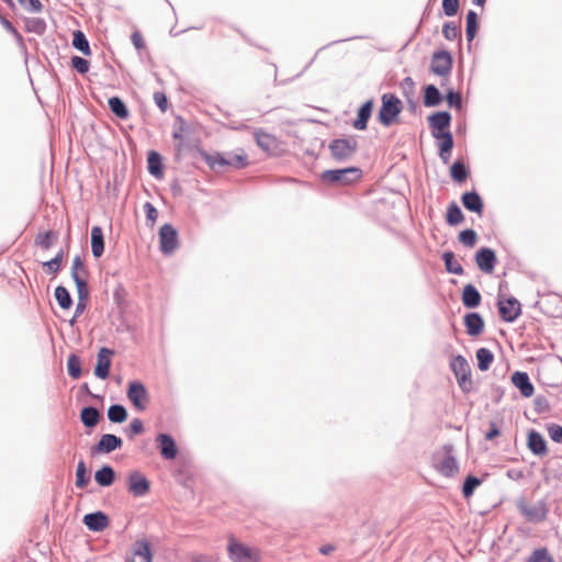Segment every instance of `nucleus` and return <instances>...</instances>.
<instances>
[{"mask_svg": "<svg viewBox=\"0 0 562 562\" xmlns=\"http://www.w3.org/2000/svg\"><path fill=\"white\" fill-rule=\"evenodd\" d=\"M463 206L473 213L481 214L483 212V200L476 191L464 192L461 196Z\"/></svg>", "mask_w": 562, "mask_h": 562, "instance_id": "obj_20", "label": "nucleus"}, {"mask_svg": "<svg viewBox=\"0 0 562 562\" xmlns=\"http://www.w3.org/2000/svg\"><path fill=\"white\" fill-rule=\"evenodd\" d=\"M0 22L1 24L3 25V27L10 32L11 34H13V36L16 38L18 42H22V36L21 34L16 31V29L12 25V23L10 21H8L7 19L4 18H0Z\"/></svg>", "mask_w": 562, "mask_h": 562, "instance_id": "obj_62", "label": "nucleus"}, {"mask_svg": "<svg viewBox=\"0 0 562 562\" xmlns=\"http://www.w3.org/2000/svg\"><path fill=\"white\" fill-rule=\"evenodd\" d=\"M479 29V22H477V14L473 10H470L467 13V27H465V35L468 42H472L477 33Z\"/></svg>", "mask_w": 562, "mask_h": 562, "instance_id": "obj_36", "label": "nucleus"}, {"mask_svg": "<svg viewBox=\"0 0 562 562\" xmlns=\"http://www.w3.org/2000/svg\"><path fill=\"white\" fill-rule=\"evenodd\" d=\"M536 411L542 413L549 408L548 400L544 396H537L535 400Z\"/></svg>", "mask_w": 562, "mask_h": 562, "instance_id": "obj_63", "label": "nucleus"}, {"mask_svg": "<svg viewBox=\"0 0 562 562\" xmlns=\"http://www.w3.org/2000/svg\"><path fill=\"white\" fill-rule=\"evenodd\" d=\"M459 241L465 247H473L477 241V234L472 228L464 229L459 234Z\"/></svg>", "mask_w": 562, "mask_h": 562, "instance_id": "obj_49", "label": "nucleus"}, {"mask_svg": "<svg viewBox=\"0 0 562 562\" xmlns=\"http://www.w3.org/2000/svg\"><path fill=\"white\" fill-rule=\"evenodd\" d=\"M114 353L112 349L106 347L100 348L98 352L97 366L94 368V374L99 379H106L110 374L111 356Z\"/></svg>", "mask_w": 562, "mask_h": 562, "instance_id": "obj_15", "label": "nucleus"}, {"mask_svg": "<svg viewBox=\"0 0 562 562\" xmlns=\"http://www.w3.org/2000/svg\"><path fill=\"white\" fill-rule=\"evenodd\" d=\"M144 431V424L139 418L132 419L126 434L130 439H133L135 436L142 434Z\"/></svg>", "mask_w": 562, "mask_h": 562, "instance_id": "obj_55", "label": "nucleus"}, {"mask_svg": "<svg viewBox=\"0 0 562 562\" xmlns=\"http://www.w3.org/2000/svg\"><path fill=\"white\" fill-rule=\"evenodd\" d=\"M55 299L63 310H69L72 305L71 295L69 291L63 285H58L55 289Z\"/></svg>", "mask_w": 562, "mask_h": 562, "instance_id": "obj_41", "label": "nucleus"}, {"mask_svg": "<svg viewBox=\"0 0 562 562\" xmlns=\"http://www.w3.org/2000/svg\"><path fill=\"white\" fill-rule=\"evenodd\" d=\"M442 260L445 262L446 270L449 273L461 276L464 270L462 266L454 259V254L451 251H446L442 254Z\"/></svg>", "mask_w": 562, "mask_h": 562, "instance_id": "obj_33", "label": "nucleus"}, {"mask_svg": "<svg viewBox=\"0 0 562 562\" xmlns=\"http://www.w3.org/2000/svg\"><path fill=\"white\" fill-rule=\"evenodd\" d=\"M442 95L435 85H428L424 89V105L427 108L437 106L441 103Z\"/></svg>", "mask_w": 562, "mask_h": 562, "instance_id": "obj_29", "label": "nucleus"}, {"mask_svg": "<svg viewBox=\"0 0 562 562\" xmlns=\"http://www.w3.org/2000/svg\"><path fill=\"white\" fill-rule=\"evenodd\" d=\"M476 359H477L479 369L481 371H486L490 369V367L494 360V355L487 348H479L476 350Z\"/></svg>", "mask_w": 562, "mask_h": 562, "instance_id": "obj_35", "label": "nucleus"}, {"mask_svg": "<svg viewBox=\"0 0 562 562\" xmlns=\"http://www.w3.org/2000/svg\"><path fill=\"white\" fill-rule=\"evenodd\" d=\"M91 251L95 258H100L104 251L103 232L99 226H93L91 229Z\"/></svg>", "mask_w": 562, "mask_h": 562, "instance_id": "obj_26", "label": "nucleus"}, {"mask_svg": "<svg viewBox=\"0 0 562 562\" xmlns=\"http://www.w3.org/2000/svg\"><path fill=\"white\" fill-rule=\"evenodd\" d=\"M373 100L366 101L358 110L357 119L353 121L352 126L358 131H364L368 126V121L372 115Z\"/></svg>", "mask_w": 562, "mask_h": 562, "instance_id": "obj_18", "label": "nucleus"}, {"mask_svg": "<svg viewBox=\"0 0 562 562\" xmlns=\"http://www.w3.org/2000/svg\"><path fill=\"white\" fill-rule=\"evenodd\" d=\"M157 448L165 460H173L178 454V447L169 434H158L156 437Z\"/></svg>", "mask_w": 562, "mask_h": 562, "instance_id": "obj_12", "label": "nucleus"}, {"mask_svg": "<svg viewBox=\"0 0 562 562\" xmlns=\"http://www.w3.org/2000/svg\"><path fill=\"white\" fill-rule=\"evenodd\" d=\"M150 488V483L144 474L138 471L131 472L127 476V490L135 497L145 496Z\"/></svg>", "mask_w": 562, "mask_h": 562, "instance_id": "obj_11", "label": "nucleus"}, {"mask_svg": "<svg viewBox=\"0 0 562 562\" xmlns=\"http://www.w3.org/2000/svg\"><path fill=\"white\" fill-rule=\"evenodd\" d=\"M148 171L156 178L162 177L161 156L157 151H150L147 158Z\"/></svg>", "mask_w": 562, "mask_h": 562, "instance_id": "obj_32", "label": "nucleus"}, {"mask_svg": "<svg viewBox=\"0 0 562 562\" xmlns=\"http://www.w3.org/2000/svg\"><path fill=\"white\" fill-rule=\"evenodd\" d=\"M526 562H554L547 548H539L532 551Z\"/></svg>", "mask_w": 562, "mask_h": 562, "instance_id": "obj_48", "label": "nucleus"}, {"mask_svg": "<svg viewBox=\"0 0 562 562\" xmlns=\"http://www.w3.org/2000/svg\"><path fill=\"white\" fill-rule=\"evenodd\" d=\"M497 306L501 318L507 323L515 322L521 313L520 303L515 297L498 300Z\"/></svg>", "mask_w": 562, "mask_h": 562, "instance_id": "obj_10", "label": "nucleus"}, {"mask_svg": "<svg viewBox=\"0 0 562 562\" xmlns=\"http://www.w3.org/2000/svg\"><path fill=\"white\" fill-rule=\"evenodd\" d=\"M452 64L453 59L449 52L438 50L432 55L430 70L446 80L451 72Z\"/></svg>", "mask_w": 562, "mask_h": 562, "instance_id": "obj_7", "label": "nucleus"}, {"mask_svg": "<svg viewBox=\"0 0 562 562\" xmlns=\"http://www.w3.org/2000/svg\"><path fill=\"white\" fill-rule=\"evenodd\" d=\"M450 175L454 181L463 182L468 179L470 171L464 162L457 160L451 166Z\"/></svg>", "mask_w": 562, "mask_h": 562, "instance_id": "obj_37", "label": "nucleus"}, {"mask_svg": "<svg viewBox=\"0 0 562 562\" xmlns=\"http://www.w3.org/2000/svg\"><path fill=\"white\" fill-rule=\"evenodd\" d=\"M108 418L110 422L121 424L127 418V411L121 404H113L108 409Z\"/></svg>", "mask_w": 562, "mask_h": 562, "instance_id": "obj_34", "label": "nucleus"}, {"mask_svg": "<svg viewBox=\"0 0 562 562\" xmlns=\"http://www.w3.org/2000/svg\"><path fill=\"white\" fill-rule=\"evenodd\" d=\"M56 239V234L48 231L44 234H40L35 240L36 245L42 247L43 249H49L53 246L54 240Z\"/></svg>", "mask_w": 562, "mask_h": 562, "instance_id": "obj_51", "label": "nucleus"}, {"mask_svg": "<svg viewBox=\"0 0 562 562\" xmlns=\"http://www.w3.org/2000/svg\"><path fill=\"white\" fill-rule=\"evenodd\" d=\"M442 34L448 41H453L460 36V29L453 22H447L443 24Z\"/></svg>", "mask_w": 562, "mask_h": 562, "instance_id": "obj_52", "label": "nucleus"}, {"mask_svg": "<svg viewBox=\"0 0 562 562\" xmlns=\"http://www.w3.org/2000/svg\"><path fill=\"white\" fill-rule=\"evenodd\" d=\"M88 276V270L85 266L80 256H76L72 260L71 267V278L72 280L86 279Z\"/></svg>", "mask_w": 562, "mask_h": 562, "instance_id": "obj_44", "label": "nucleus"}, {"mask_svg": "<svg viewBox=\"0 0 562 562\" xmlns=\"http://www.w3.org/2000/svg\"><path fill=\"white\" fill-rule=\"evenodd\" d=\"M123 445L121 437L112 434H104L100 440L92 447V453H110L116 449H120Z\"/></svg>", "mask_w": 562, "mask_h": 562, "instance_id": "obj_14", "label": "nucleus"}, {"mask_svg": "<svg viewBox=\"0 0 562 562\" xmlns=\"http://www.w3.org/2000/svg\"><path fill=\"white\" fill-rule=\"evenodd\" d=\"M160 250L171 255L179 246L178 232L171 224H164L159 229Z\"/></svg>", "mask_w": 562, "mask_h": 562, "instance_id": "obj_8", "label": "nucleus"}, {"mask_svg": "<svg viewBox=\"0 0 562 562\" xmlns=\"http://www.w3.org/2000/svg\"><path fill=\"white\" fill-rule=\"evenodd\" d=\"M71 66L79 72L86 74L89 71V61L80 56H74L71 58Z\"/></svg>", "mask_w": 562, "mask_h": 562, "instance_id": "obj_57", "label": "nucleus"}, {"mask_svg": "<svg viewBox=\"0 0 562 562\" xmlns=\"http://www.w3.org/2000/svg\"><path fill=\"white\" fill-rule=\"evenodd\" d=\"M209 165L214 170H221L225 167L239 169L247 165V156L244 154L233 153L226 155H216L209 158Z\"/></svg>", "mask_w": 562, "mask_h": 562, "instance_id": "obj_5", "label": "nucleus"}, {"mask_svg": "<svg viewBox=\"0 0 562 562\" xmlns=\"http://www.w3.org/2000/svg\"><path fill=\"white\" fill-rule=\"evenodd\" d=\"M550 439L554 442L562 443V426L550 424L547 427Z\"/></svg>", "mask_w": 562, "mask_h": 562, "instance_id": "obj_58", "label": "nucleus"}, {"mask_svg": "<svg viewBox=\"0 0 562 562\" xmlns=\"http://www.w3.org/2000/svg\"><path fill=\"white\" fill-rule=\"evenodd\" d=\"M100 417V412L93 406L83 407L80 412L81 423L88 428L97 426Z\"/></svg>", "mask_w": 562, "mask_h": 562, "instance_id": "obj_30", "label": "nucleus"}, {"mask_svg": "<svg viewBox=\"0 0 562 562\" xmlns=\"http://www.w3.org/2000/svg\"><path fill=\"white\" fill-rule=\"evenodd\" d=\"M362 176L361 169L357 167H348L341 169L325 170L321 178L324 182L329 184H349Z\"/></svg>", "mask_w": 562, "mask_h": 562, "instance_id": "obj_3", "label": "nucleus"}, {"mask_svg": "<svg viewBox=\"0 0 562 562\" xmlns=\"http://www.w3.org/2000/svg\"><path fill=\"white\" fill-rule=\"evenodd\" d=\"M132 43L133 45L135 46L136 49H143L145 47V42H144V38L142 36V34L139 32H134L132 34Z\"/></svg>", "mask_w": 562, "mask_h": 562, "instance_id": "obj_64", "label": "nucleus"}, {"mask_svg": "<svg viewBox=\"0 0 562 562\" xmlns=\"http://www.w3.org/2000/svg\"><path fill=\"white\" fill-rule=\"evenodd\" d=\"M463 305L468 308H475L481 303V294L473 284H467L462 292Z\"/></svg>", "mask_w": 562, "mask_h": 562, "instance_id": "obj_25", "label": "nucleus"}, {"mask_svg": "<svg viewBox=\"0 0 562 562\" xmlns=\"http://www.w3.org/2000/svg\"><path fill=\"white\" fill-rule=\"evenodd\" d=\"M450 368H451L452 372L454 373V375L470 374V372H471V368L469 366V362L461 355L456 356L451 360Z\"/></svg>", "mask_w": 562, "mask_h": 562, "instance_id": "obj_38", "label": "nucleus"}, {"mask_svg": "<svg viewBox=\"0 0 562 562\" xmlns=\"http://www.w3.org/2000/svg\"><path fill=\"white\" fill-rule=\"evenodd\" d=\"M459 0H442V10L447 16H454L458 13Z\"/></svg>", "mask_w": 562, "mask_h": 562, "instance_id": "obj_59", "label": "nucleus"}, {"mask_svg": "<svg viewBox=\"0 0 562 562\" xmlns=\"http://www.w3.org/2000/svg\"><path fill=\"white\" fill-rule=\"evenodd\" d=\"M521 514L530 521H542L546 519L547 510L544 508V505L539 506H521L520 507Z\"/></svg>", "mask_w": 562, "mask_h": 562, "instance_id": "obj_28", "label": "nucleus"}, {"mask_svg": "<svg viewBox=\"0 0 562 562\" xmlns=\"http://www.w3.org/2000/svg\"><path fill=\"white\" fill-rule=\"evenodd\" d=\"M82 521L89 530L94 532L103 531L109 525V518L103 512L86 514Z\"/></svg>", "mask_w": 562, "mask_h": 562, "instance_id": "obj_16", "label": "nucleus"}, {"mask_svg": "<svg viewBox=\"0 0 562 562\" xmlns=\"http://www.w3.org/2000/svg\"><path fill=\"white\" fill-rule=\"evenodd\" d=\"M528 448L536 456H543L547 453V441L544 437L537 430H530L528 434Z\"/></svg>", "mask_w": 562, "mask_h": 562, "instance_id": "obj_22", "label": "nucleus"}, {"mask_svg": "<svg viewBox=\"0 0 562 562\" xmlns=\"http://www.w3.org/2000/svg\"><path fill=\"white\" fill-rule=\"evenodd\" d=\"M154 100H155V103L156 105L162 111L165 112L167 110V106H168V100H167V97L162 93V92H155L154 93Z\"/></svg>", "mask_w": 562, "mask_h": 562, "instance_id": "obj_61", "label": "nucleus"}, {"mask_svg": "<svg viewBox=\"0 0 562 562\" xmlns=\"http://www.w3.org/2000/svg\"><path fill=\"white\" fill-rule=\"evenodd\" d=\"M25 29L30 33L43 35L46 31V22L41 18H26Z\"/></svg>", "mask_w": 562, "mask_h": 562, "instance_id": "obj_42", "label": "nucleus"}, {"mask_svg": "<svg viewBox=\"0 0 562 562\" xmlns=\"http://www.w3.org/2000/svg\"><path fill=\"white\" fill-rule=\"evenodd\" d=\"M464 325L467 328V333L470 336H477L484 329L483 317L476 312H471V313L465 314Z\"/></svg>", "mask_w": 562, "mask_h": 562, "instance_id": "obj_21", "label": "nucleus"}, {"mask_svg": "<svg viewBox=\"0 0 562 562\" xmlns=\"http://www.w3.org/2000/svg\"><path fill=\"white\" fill-rule=\"evenodd\" d=\"M464 216L460 206L452 202L447 209L446 221L449 225L454 226L463 221Z\"/></svg>", "mask_w": 562, "mask_h": 562, "instance_id": "obj_40", "label": "nucleus"}, {"mask_svg": "<svg viewBox=\"0 0 562 562\" xmlns=\"http://www.w3.org/2000/svg\"><path fill=\"white\" fill-rule=\"evenodd\" d=\"M432 136L437 139H441L439 144V149H442V151H451L453 147V137L451 132H432Z\"/></svg>", "mask_w": 562, "mask_h": 562, "instance_id": "obj_45", "label": "nucleus"}, {"mask_svg": "<svg viewBox=\"0 0 562 562\" xmlns=\"http://www.w3.org/2000/svg\"><path fill=\"white\" fill-rule=\"evenodd\" d=\"M67 370L68 374L72 379H79L81 376L82 370H81V361L80 358L71 353L67 359Z\"/></svg>", "mask_w": 562, "mask_h": 562, "instance_id": "obj_43", "label": "nucleus"}, {"mask_svg": "<svg viewBox=\"0 0 562 562\" xmlns=\"http://www.w3.org/2000/svg\"><path fill=\"white\" fill-rule=\"evenodd\" d=\"M108 104L111 112L119 119L125 120L128 117V109L121 98L112 97L109 99Z\"/></svg>", "mask_w": 562, "mask_h": 562, "instance_id": "obj_31", "label": "nucleus"}, {"mask_svg": "<svg viewBox=\"0 0 562 562\" xmlns=\"http://www.w3.org/2000/svg\"><path fill=\"white\" fill-rule=\"evenodd\" d=\"M64 255V250L60 249L53 259L44 262V267L46 268L47 272L56 274L59 271Z\"/></svg>", "mask_w": 562, "mask_h": 562, "instance_id": "obj_50", "label": "nucleus"}, {"mask_svg": "<svg viewBox=\"0 0 562 562\" xmlns=\"http://www.w3.org/2000/svg\"><path fill=\"white\" fill-rule=\"evenodd\" d=\"M144 211L146 213V224L153 227L158 218L157 209L150 202H146L144 204Z\"/></svg>", "mask_w": 562, "mask_h": 562, "instance_id": "obj_53", "label": "nucleus"}, {"mask_svg": "<svg viewBox=\"0 0 562 562\" xmlns=\"http://www.w3.org/2000/svg\"><path fill=\"white\" fill-rule=\"evenodd\" d=\"M428 123L434 132H446L451 123V114L447 111L436 112L428 117Z\"/></svg>", "mask_w": 562, "mask_h": 562, "instance_id": "obj_24", "label": "nucleus"}, {"mask_svg": "<svg viewBox=\"0 0 562 562\" xmlns=\"http://www.w3.org/2000/svg\"><path fill=\"white\" fill-rule=\"evenodd\" d=\"M358 148V142L355 136L336 138L330 142L329 150L333 159L336 161H346L355 155Z\"/></svg>", "mask_w": 562, "mask_h": 562, "instance_id": "obj_4", "label": "nucleus"}, {"mask_svg": "<svg viewBox=\"0 0 562 562\" xmlns=\"http://www.w3.org/2000/svg\"><path fill=\"white\" fill-rule=\"evenodd\" d=\"M456 379L458 381V384H459L460 389L463 392L469 393L472 390L471 373L470 374L456 375Z\"/></svg>", "mask_w": 562, "mask_h": 562, "instance_id": "obj_60", "label": "nucleus"}, {"mask_svg": "<svg viewBox=\"0 0 562 562\" xmlns=\"http://www.w3.org/2000/svg\"><path fill=\"white\" fill-rule=\"evenodd\" d=\"M496 261L495 251L488 247H482L475 254V262L480 270L485 273L493 272Z\"/></svg>", "mask_w": 562, "mask_h": 562, "instance_id": "obj_13", "label": "nucleus"}, {"mask_svg": "<svg viewBox=\"0 0 562 562\" xmlns=\"http://www.w3.org/2000/svg\"><path fill=\"white\" fill-rule=\"evenodd\" d=\"M127 398L132 402L137 411H145L149 401V394L140 381H131L127 387Z\"/></svg>", "mask_w": 562, "mask_h": 562, "instance_id": "obj_6", "label": "nucleus"}, {"mask_svg": "<svg viewBox=\"0 0 562 562\" xmlns=\"http://www.w3.org/2000/svg\"><path fill=\"white\" fill-rule=\"evenodd\" d=\"M133 554L138 561L131 560L128 562H153L150 544L147 540L140 539L134 543Z\"/></svg>", "mask_w": 562, "mask_h": 562, "instance_id": "obj_23", "label": "nucleus"}, {"mask_svg": "<svg viewBox=\"0 0 562 562\" xmlns=\"http://www.w3.org/2000/svg\"><path fill=\"white\" fill-rule=\"evenodd\" d=\"M482 484V480L476 477V476H473V475H469L465 477L464 482H463V486H462V493H463V496L465 498L470 497L473 495L475 488L477 486H480Z\"/></svg>", "mask_w": 562, "mask_h": 562, "instance_id": "obj_46", "label": "nucleus"}, {"mask_svg": "<svg viewBox=\"0 0 562 562\" xmlns=\"http://www.w3.org/2000/svg\"><path fill=\"white\" fill-rule=\"evenodd\" d=\"M228 553L234 562H258L259 560L257 550L235 541H231Z\"/></svg>", "mask_w": 562, "mask_h": 562, "instance_id": "obj_9", "label": "nucleus"}, {"mask_svg": "<svg viewBox=\"0 0 562 562\" xmlns=\"http://www.w3.org/2000/svg\"><path fill=\"white\" fill-rule=\"evenodd\" d=\"M74 282L76 283V286H77L78 300L88 301L89 296H90V292L88 289L87 279L74 280Z\"/></svg>", "mask_w": 562, "mask_h": 562, "instance_id": "obj_54", "label": "nucleus"}, {"mask_svg": "<svg viewBox=\"0 0 562 562\" xmlns=\"http://www.w3.org/2000/svg\"><path fill=\"white\" fill-rule=\"evenodd\" d=\"M447 103L450 108L461 109L462 97L461 93L454 90H450L446 95Z\"/></svg>", "mask_w": 562, "mask_h": 562, "instance_id": "obj_56", "label": "nucleus"}, {"mask_svg": "<svg viewBox=\"0 0 562 562\" xmlns=\"http://www.w3.org/2000/svg\"><path fill=\"white\" fill-rule=\"evenodd\" d=\"M89 482V476L87 475V467L83 460H80L77 465L76 471V486L85 487Z\"/></svg>", "mask_w": 562, "mask_h": 562, "instance_id": "obj_47", "label": "nucleus"}, {"mask_svg": "<svg viewBox=\"0 0 562 562\" xmlns=\"http://www.w3.org/2000/svg\"><path fill=\"white\" fill-rule=\"evenodd\" d=\"M72 46L86 56L91 55L89 42L81 31L74 32Z\"/></svg>", "mask_w": 562, "mask_h": 562, "instance_id": "obj_39", "label": "nucleus"}, {"mask_svg": "<svg viewBox=\"0 0 562 562\" xmlns=\"http://www.w3.org/2000/svg\"><path fill=\"white\" fill-rule=\"evenodd\" d=\"M435 467L437 471L447 477H452L459 472V462L453 454V446L445 445L440 451L435 454Z\"/></svg>", "mask_w": 562, "mask_h": 562, "instance_id": "obj_1", "label": "nucleus"}, {"mask_svg": "<svg viewBox=\"0 0 562 562\" xmlns=\"http://www.w3.org/2000/svg\"><path fill=\"white\" fill-rule=\"evenodd\" d=\"M254 135L258 147L265 153L273 154L278 149V140L273 135L263 131H256Z\"/></svg>", "mask_w": 562, "mask_h": 562, "instance_id": "obj_19", "label": "nucleus"}, {"mask_svg": "<svg viewBox=\"0 0 562 562\" xmlns=\"http://www.w3.org/2000/svg\"><path fill=\"white\" fill-rule=\"evenodd\" d=\"M512 382L520 391L522 396H532L535 387L530 381L529 375L526 372L516 371L515 373H513Z\"/></svg>", "mask_w": 562, "mask_h": 562, "instance_id": "obj_17", "label": "nucleus"}, {"mask_svg": "<svg viewBox=\"0 0 562 562\" xmlns=\"http://www.w3.org/2000/svg\"><path fill=\"white\" fill-rule=\"evenodd\" d=\"M94 480L100 486L108 487L115 480V471L111 465L105 464L94 473Z\"/></svg>", "mask_w": 562, "mask_h": 562, "instance_id": "obj_27", "label": "nucleus"}, {"mask_svg": "<svg viewBox=\"0 0 562 562\" xmlns=\"http://www.w3.org/2000/svg\"><path fill=\"white\" fill-rule=\"evenodd\" d=\"M381 100L382 105L379 110L378 120L382 125L390 126L403 109L402 101L392 93H384Z\"/></svg>", "mask_w": 562, "mask_h": 562, "instance_id": "obj_2", "label": "nucleus"}]
</instances>
